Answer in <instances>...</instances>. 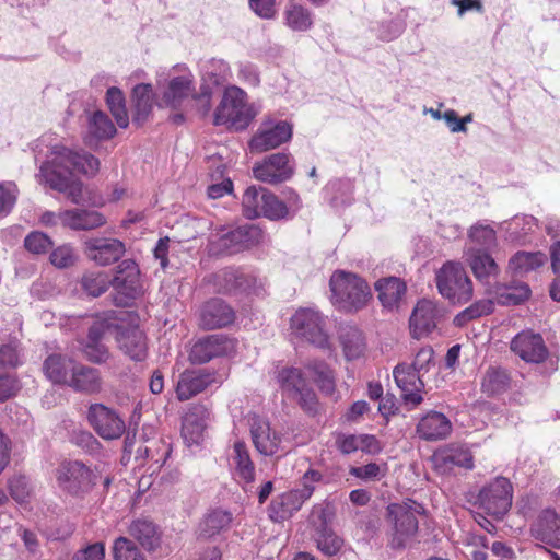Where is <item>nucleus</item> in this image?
I'll return each mask as SVG.
<instances>
[{"label":"nucleus","mask_w":560,"mask_h":560,"mask_svg":"<svg viewBox=\"0 0 560 560\" xmlns=\"http://www.w3.org/2000/svg\"><path fill=\"white\" fill-rule=\"evenodd\" d=\"M100 168V161L83 150L74 151L65 145H55L50 151V160L40 166V175L55 190L65 192L75 205L83 201V183L72 179L73 172L94 176Z\"/></svg>","instance_id":"nucleus-1"},{"label":"nucleus","mask_w":560,"mask_h":560,"mask_svg":"<svg viewBox=\"0 0 560 560\" xmlns=\"http://www.w3.org/2000/svg\"><path fill=\"white\" fill-rule=\"evenodd\" d=\"M329 285L332 303L346 312L363 308L372 298L368 282L352 272L342 270L334 272Z\"/></svg>","instance_id":"nucleus-2"},{"label":"nucleus","mask_w":560,"mask_h":560,"mask_svg":"<svg viewBox=\"0 0 560 560\" xmlns=\"http://www.w3.org/2000/svg\"><path fill=\"white\" fill-rule=\"evenodd\" d=\"M439 293L452 304H465L474 294V285L462 262L448 260L435 273Z\"/></svg>","instance_id":"nucleus-3"},{"label":"nucleus","mask_w":560,"mask_h":560,"mask_svg":"<svg viewBox=\"0 0 560 560\" xmlns=\"http://www.w3.org/2000/svg\"><path fill=\"white\" fill-rule=\"evenodd\" d=\"M55 477L59 487L68 489H89L103 486L108 488L112 478L102 476L97 468H90L79 460L62 462L56 469Z\"/></svg>","instance_id":"nucleus-4"},{"label":"nucleus","mask_w":560,"mask_h":560,"mask_svg":"<svg viewBox=\"0 0 560 560\" xmlns=\"http://www.w3.org/2000/svg\"><path fill=\"white\" fill-rule=\"evenodd\" d=\"M246 94L236 86L228 88L214 113V125H230L235 129H245L253 115L247 106Z\"/></svg>","instance_id":"nucleus-5"},{"label":"nucleus","mask_w":560,"mask_h":560,"mask_svg":"<svg viewBox=\"0 0 560 560\" xmlns=\"http://www.w3.org/2000/svg\"><path fill=\"white\" fill-rule=\"evenodd\" d=\"M293 334L319 349H329L330 340L326 330V320L318 311L300 308L291 318Z\"/></svg>","instance_id":"nucleus-6"},{"label":"nucleus","mask_w":560,"mask_h":560,"mask_svg":"<svg viewBox=\"0 0 560 560\" xmlns=\"http://www.w3.org/2000/svg\"><path fill=\"white\" fill-rule=\"evenodd\" d=\"M277 381L281 390L289 397L298 400L300 407L310 415L318 411V400L315 392L308 386L302 370L298 368H283L278 372Z\"/></svg>","instance_id":"nucleus-7"},{"label":"nucleus","mask_w":560,"mask_h":560,"mask_svg":"<svg viewBox=\"0 0 560 560\" xmlns=\"http://www.w3.org/2000/svg\"><path fill=\"white\" fill-rule=\"evenodd\" d=\"M423 508L416 501L408 500L402 503H393L388 506V515L394 523L392 545L396 548L404 547L417 533V514H421Z\"/></svg>","instance_id":"nucleus-8"},{"label":"nucleus","mask_w":560,"mask_h":560,"mask_svg":"<svg viewBox=\"0 0 560 560\" xmlns=\"http://www.w3.org/2000/svg\"><path fill=\"white\" fill-rule=\"evenodd\" d=\"M262 231L255 224L238 226L212 241L218 252L234 254L259 244L262 240Z\"/></svg>","instance_id":"nucleus-9"},{"label":"nucleus","mask_w":560,"mask_h":560,"mask_svg":"<svg viewBox=\"0 0 560 560\" xmlns=\"http://www.w3.org/2000/svg\"><path fill=\"white\" fill-rule=\"evenodd\" d=\"M235 350V341L224 335L215 334L197 340L190 351L189 361L194 364H203L210 360L229 355Z\"/></svg>","instance_id":"nucleus-10"},{"label":"nucleus","mask_w":560,"mask_h":560,"mask_svg":"<svg viewBox=\"0 0 560 560\" xmlns=\"http://www.w3.org/2000/svg\"><path fill=\"white\" fill-rule=\"evenodd\" d=\"M88 420L94 430L106 440L121 436L125 431L124 420L103 404H92L88 411Z\"/></svg>","instance_id":"nucleus-11"},{"label":"nucleus","mask_w":560,"mask_h":560,"mask_svg":"<svg viewBox=\"0 0 560 560\" xmlns=\"http://www.w3.org/2000/svg\"><path fill=\"white\" fill-rule=\"evenodd\" d=\"M253 174L257 180L268 184L288 180L293 175L290 154L279 152L266 156L261 163L253 167Z\"/></svg>","instance_id":"nucleus-12"},{"label":"nucleus","mask_w":560,"mask_h":560,"mask_svg":"<svg viewBox=\"0 0 560 560\" xmlns=\"http://www.w3.org/2000/svg\"><path fill=\"white\" fill-rule=\"evenodd\" d=\"M217 383H219V380L214 371L207 369L185 370L178 376L176 397L180 401L188 400Z\"/></svg>","instance_id":"nucleus-13"},{"label":"nucleus","mask_w":560,"mask_h":560,"mask_svg":"<svg viewBox=\"0 0 560 560\" xmlns=\"http://www.w3.org/2000/svg\"><path fill=\"white\" fill-rule=\"evenodd\" d=\"M291 137L292 126L287 121H266L252 138L249 147L252 151L261 153L288 142Z\"/></svg>","instance_id":"nucleus-14"},{"label":"nucleus","mask_w":560,"mask_h":560,"mask_svg":"<svg viewBox=\"0 0 560 560\" xmlns=\"http://www.w3.org/2000/svg\"><path fill=\"white\" fill-rule=\"evenodd\" d=\"M394 380L401 390V397L407 405L416 407L423 400L421 395L424 383L421 374L407 363H399L393 371Z\"/></svg>","instance_id":"nucleus-15"},{"label":"nucleus","mask_w":560,"mask_h":560,"mask_svg":"<svg viewBox=\"0 0 560 560\" xmlns=\"http://www.w3.org/2000/svg\"><path fill=\"white\" fill-rule=\"evenodd\" d=\"M86 257L98 266L118 261L125 254V244L117 238L94 237L84 243Z\"/></svg>","instance_id":"nucleus-16"},{"label":"nucleus","mask_w":560,"mask_h":560,"mask_svg":"<svg viewBox=\"0 0 560 560\" xmlns=\"http://www.w3.org/2000/svg\"><path fill=\"white\" fill-rule=\"evenodd\" d=\"M511 350L527 363H541L548 357L542 337L532 331H522L511 341Z\"/></svg>","instance_id":"nucleus-17"},{"label":"nucleus","mask_w":560,"mask_h":560,"mask_svg":"<svg viewBox=\"0 0 560 560\" xmlns=\"http://www.w3.org/2000/svg\"><path fill=\"white\" fill-rule=\"evenodd\" d=\"M113 288L126 299H136L142 293L140 270L132 259H125L118 266L113 278Z\"/></svg>","instance_id":"nucleus-18"},{"label":"nucleus","mask_w":560,"mask_h":560,"mask_svg":"<svg viewBox=\"0 0 560 560\" xmlns=\"http://www.w3.org/2000/svg\"><path fill=\"white\" fill-rule=\"evenodd\" d=\"M102 372L93 366L78 363L72 369L68 387L84 395H98L104 389Z\"/></svg>","instance_id":"nucleus-19"},{"label":"nucleus","mask_w":560,"mask_h":560,"mask_svg":"<svg viewBox=\"0 0 560 560\" xmlns=\"http://www.w3.org/2000/svg\"><path fill=\"white\" fill-rule=\"evenodd\" d=\"M464 258L475 278L483 284H489L501 272V268L493 257V252L464 249Z\"/></svg>","instance_id":"nucleus-20"},{"label":"nucleus","mask_w":560,"mask_h":560,"mask_svg":"<svg viewBox=\"0 0 560 560\" xmlns=\"http://www.w3.org/2000/svg\"><path fill=\"white\" fill-rule=\"evenodd\" d=\"M434 467L438 471L446 474L454 467L470 469L474 466L471 452L464 445L452 443L433 454Z\"/></svg>","instance_id":"nucleus-21"},{"label":"nucleus","mask_w":560,"mask_h":560,"mask_svg":"<svg viewBox=\"0 0 560 560\" xmlns=\"http://www.w3.org/2000/svg\"><path fill=\"white\" fill-rule=\"evenodd\" d=\"M377 299L387 311H398L407 293L406 282L394 276L384 277L374 283Z\"/></svg>","instance_id":"nucleus-22"},{"label":"nucleus","mask_w":560,"mask_h":560,"mask_svg":"<svg viewBox=\"0 0 560 560\" xmlns=\"http://www.w3.org/2000/svg\"><path fill=\"white\" fill-rule=\"evenodd\" d=\"M533 536L553 548H560V512L545 509L532 526Z\"/></svg>","instance_id":"nucleus-23"},{"label":"nucleus","mask_w":560,"mask_h":560,"mask_svg":"<svg viewBox=\"0 0 560 560\" xmlns=\"http://www.w3.org/2000/svg\"><path fill=\"white\" fill-rule=\"evenodd\" d=\"M128 533L149 552H154L162 547V530L153 521L147 517L133 520L129 525Z\"/></svg>","instance_id":"nucleus-24"},{"label":"nucleus","mask_w":560,"mask_h":560,"mask_svg":"<svg viewBox=\"0 0 560 560\" xmlns=\"http://www.w3.org/2000/svg\"><path fill=\"white\" fill-rule=\"evenodd\" d=\"M234 318V311L221 299L206 302L200 311V325L206 329L225 327L232 324Z\"/></svg>","instance_id":"nucleus-25"},{"label":"nucleus","mask_w":560,"mask_h":560,"mask_svg":"<svg viewBox=\"0 0 560 560\" xmlns=\"http://www.w3.org/2000/svg\"><path fill=\"white\" fill-rule=\"evenodd\" d=\"M60 223L74 231H89L103 226L105 217L96 210L72 209L58 213Z\"/></svg>","instance_id":"nucleus-26"},{"label":"nucleus","mask_w":560,"mask_h":560,"mask_svg":"<svg viewBox=\"0 0 560 560\" xmlns=\"http://www.w3.org/2000/svg\"><path fill=\"white\" fill-rule=\"evenodd\" d=\"M416 431L424 441H440L451 434L452 423L443 413L430 411L419 420Z\"/></svg>","instance_id":"nucleus-27"},{"label":"nucleus","mask_w":560,"mask_h":560,"mask_svg":"<svg viewBox=\"0 0 560 560\" xmlns=\"http://www.w3.org/2000/svg\"><path fill=\"white\" fill-rule=\"evenodd\" d=\"M119 349L136 362L144 361L148 357L147 337L138 327L122 329L117 336Z\"/></svg>","instance_id":"nucleus-28"},{"label":"nucleus","mask_w":560,"mask_h":560,"mask_svg":"<svg viewBox=\"0 0 560 560\" xmlns=\"http://www.w3.org/2000/svg\"><path fill=\"white\" fill-rule=\"evenodd\" d=\"M439 308L430 300H421L417 303L410 316V327L413 335L419 338L431 332L436 327Z\"/></svg>","instance_id":"nucleus-29"},{"label":"nucleus","mask_w":560,"mask_h":560,"mask_svg":"<svg viewBox=\"0 0 560 560\" xmlns=\"http://www.w3.org/2000/svg\"><path fill=\"white\" fill-rule=\"evenodd\" d=\"M250 433L256 450L266 456L277 453L280 438L272 432L267 420L254 417L250 420Z\"/></svg>","instance_id":"nucleus-30"},{"label":"nucleus","mask_w":560,"mask_h":560,"mask_svg":"<svg viewBox=\"0 0 560 560\" xmlns=\"http://www.w3.org/2000/svg\"><path fill=\"white\" fill-rule=\"evenodd\" d=\"M490 292L495 301L504 306L520 305L526 302L532 294L529 285L518 280H513L509 283L497 282Z\"/></svg>","instance_id":"nucleus-31"},{"label":"nucleus","mask_w":560,"mask_h":560,"mask_svg":"<svg viewBox=\"0 0 560 560\" xmlns=\"http://www.w3.org/2000/svg\"><path fill=\"white\" fill-rule=\"evenodd\" d=\"M310 498L304 492H278L269 506V517L275 522H281L292 516L302 503Z\"/></svg>","instance_id":"nucleus-32"},{"label":"nucleus","mask_w":560,"mask_h":560,"mask_svg":"<svg viewBox=\"0 0 560 560\" xmlns=\"http://www.w3.org/2000/svg\"><path fill=\"white\" fill-rule=\"evenodd\" d=\"M78 363L66 354L51 353L43 362L45 376L54 384L68 385L72 369Z\"/></svg>","instance_id":"nucleus-33"},{"label":"nucleus","mask_w":560,"mask_h":560,"mask_svg":"<svg viewBox=\"0 0 560 560\" xmlns=\"http://www.w3.org/2000/svg\"><path fill=\"white\" fill-rule=\"evenodd\" d=\"M132 124L141 127L149 118L153 108V90L151 84H137L131 94Z\"/></svg>","instance_id":"nucleus-34"},{"label":"nucleus","mask_w":560,"mask_h":560,"mask_svg":"<svg viewBox=\"0 0 560 560\" xmlns=\"http://www.w3.org/2000/svg\"><path fill=\"white\" fill-rule=\"evenodd\" d=\"M468 242L465 249H480V252H494L498 248L495 230L483 222L471 225L467 233Z\"/></svg>","instance_id":"nucleus-35"},{"label":"nucleus","mask_w":560,"mask_h":560,"mask_svg":"<svg viewBox=\"0 0 560 560\" xmlns=\"http://www.w3.org/2000/svg\"><path fill=\"white\" fill-rule=\"evenodd\" d=\"M339 342L343 349L345 357L348 360L360 358L366 348L363 332L353 325H341L338 331Z\"/></svg>","instance_id":"nucleus-36"},{"label":"nucleus","mask_w":560,"mask_h":560,"mask_svg":"<svg viewBox=\"0 0 560 560\" xmlns=\"http://www.w3.org/2000/svg\"><path fill=\"white\" fill-rule=\"evenodd\" d=\"M213 282L221 293L246 292L250 288L249 277L233 268H225L215 272Z\"/></svg>","instance_id":"nucleus-37"},{"label":"nucleus","mask_w":560,"mask_h":560,"mask_svg":"<svg viewBox=\"0 0 560 560\" xmlns=\"http://www.w3.org/2000/svg\"><path fill=\"white\" fill-rule=\"evenodd\" d=\"M547 260V255L542 252L520 250L510 258L509 270L514 276L524 277L542 267Z\"/></svg>","instance_id":"nucleus-38"},{"label":"nucleus","mask_w":560,"mask_h":560,"mask_svg":"<svg viewBox=\"0 0 560 560\" xmlns=\"http://www.w3.org/2000/svg\"><path fill=\"white\" fill-rule=\"evenodd\" d=\"M209 411L205 406H195L183 418L182 434L191 442L197 443L206 429Z\"/></svg>","instance_id":"nucleus-39"},{"label":"nucleus","mask_w":560,"mask_h":560,"mask_svg":"<svg viewBox=\"0 0 560 560\" xmlns=\"http://www.w3.org/2000/svg\"><path fill=\"white\" fill-rule=\"evenodd\" d=\"M232 515L230 512L215 509L206 514L199 525V535L203 538H211L221 532L230 528Z\"/></svg>","instance_id":"nucleus-40"},{"label":"nucleus","mask_w":560,"mask_h":560,"mask_svg":"<svg viewBox=\"0 0 560 560\" xmlns=\"http://www.w3.org/2000/svg\"><path fill=\"white\" fill-rule=\"evenodd\" d=\"M269 194L270 191L261 186L246 188L242 198L243 214L250 220L261 217L265 200Z\"/></svg>","instance_id":"nucleus-41"},{"label":"nucleus","mask_w":560,"mask_h":560,"mask_svg":"<svg viewBox=\"0 0 560 560\" xmlns=\"http://www.w3.org/2000/svg\"><path fill=\"white\" fill-rule=\"evenodd\" d=\"M305 368L310 371L314 382L324 394L331 395L335 392V375L327 363L319 360H312Z\"/></svg>","instance_id":"nucleus-42"},{"label":"nucleus","mask_w":560,"mask_h":560,"mask_svg":"<svg viewBox=\"0 0 560 560\" xmlns=\"http://www.w3.org/2000/svg\"><path fill=\"white\" fill-rule=\"evenodd\" d=\"M510 386V376L501 368H489L482 378L481 387L489 396L505 392Z\"/></svg>","instance_id":"nucleus-43"},{"label":"nucleus","mask_w":560,"mask_h":560,"mask_svg":"<svg viewBox=\"0 0 560 560\" xmlns=\"http://www.w3.org/2000/svg\"><path fill=\"white\" fill-rule=\"evenodd\" d=\"M106 103L117 125L120 128H127L129 125V117L126 109L125 96L121 90L116 86L109 88L106 92Z\"/></svg>","instance_id":"nucleus-44"},{"label":"nucleus","mask_w":560,"mask_h":560,"mask_svg":"<svg viewBox=\"0 0 560 560\" xmlns=\"http://www.w3.org/2000/svg\"><path fill=\"white\" fill-rule=\"evenodd\" d=\"M191 80L187 77L173 78L164 92L163 100L167 105L176 107L191 92Z\"/></svg>","instance_id":"nucleus-45"},{"label":"nucleus","mask_w":560,"mask_h":560,"mask_svg":"<svg viewBox=\"0 0 560 560\" xmlns=\"http://www.w3.org/2000/svg\"><path fill=\"white\" fill-rule=\"evenodd\" d=\"M284 15L287 25L296 32H305L313 24L311 12L300 4H289L284 11Z\"/></svg>","instance_id":"nucleus-46"},{"label":"nucleus","mask_w":560,"mask_h":560,"mask_svg":"<svg viewBox=\"0 0 560 560\" xmlns=\"http://www.w3.org/2000/svg\"><path fill=\"white\" fill-rule=\"evenodd\" d=\"M234 462L236 465L237 474L245 483H249L254 480V464L250 460L246 444L242 441L234 443Z\"/></svg>","instance_id":"nucleus-47"},{"label":"nucleus","mask_w":560,"mask_h":560,"mask_svg":"<svg viewBox=\"0 0 560 560\" xmlns=\"http://www.w3.org/2000/svg\"><path fill=\"white\" fill-rule=\"evenodd\" d=\"M112 284L108 275L103 271H89L82 276L81 287L91 296L102 295Z\"/></svg>","instance_id":"nucleus-48"},{"label":"nucleus","mask_w":560,"mask_h":560,"mask_svg":"<svg viewBox=\"0 0 560 560\" xmlns=\"http://www.w3.org/2000/svg\"><path fill=\"white\" fill-rule=\"evenodd\" d=\"M89 131L96 139L106 140L116 135V127L106 114L97 110L90 119Z\"/></svg>","instance_id":"nucleus-49"},{"label":"nucleus","mask_w":560,"mask_h":560,"mask_svg":"<svg viewBox=\"0 0 560 560\" xmlns=\"http://www.w3.org/2000/svg\"><path fill=\"white\" fill-rule=\"evenodd\" d=\"M492 311L493 302L491 300H479L457 314L454 318V324L458 327L465 326L468 322L488 315Z\"/></svg>","instance_id":"nucleus-50"},{"label":"nucleus","mask_w":560,"mask_h":560,"mask_svg":"<svg viewBox=\"0 0 560 560\" xmlns=\"http://www.w3.org/2000/svg\"><path fill=\"white\" fill-rule=\"evenodd\" d=\"M82 352L85 359L94 364L106 363L110 357L108 348L101 340L85 339Z\"/></svg>","instance_id":"nucleus-51"},{"label":"nucleus","mask_w":560,"mask_h":560,"mask_svg":"<svg viewBox=\"0 0 560 560\" xmlns=\"http://www.w3.org/2000/svg\"><path fill=\"white\" fill-rule=\"evenodd\" d=\"M113 551L115 560H147L139 548L126 537L115 540Z\"/></svg>","instance_id":"nucleus-52"},{"label":"nucleus","mask_w":560,"mask_h":560,"mask_svg":"<svg viewBox=\"0 0 560 560\" xmlns=\"http://www.w3.org/2000/svg\"><path fill=\"white\" fill-rule=\"evenodd\" d=\"M290 215L288 205L281 201L275 194L270 191L265 200L261 217L272 221L287 219Z\"/></svg>","instance_id":"nucleus-53"},{"label":"nucleus","mask_w":560,"mask_h":560,"mask_svg":"<svg viewBox=\"0 0 560 560\" xmlns=\"http://www.w3.org/2000/svg\"><path fill=\"white\" fill-rule=\"evenodd\" d=\"M316 542L318 549L326 556L336 555L343 545V540L326 527L318 533Z\"/></svg>","instance_id":"nucleus-54"},{"label":"nucleus","mask_w":560,"mask_h":560,"mask_svg":"<svg viewBox=\"0 0 560 560\" xmlns=\"http://www.w3.org/2000/svg\"><path fill=\"white\" fill-rule=\"evenodd\" d=\"M49 260L56 268L66 269L75 265L78 255L71 245L63 244L51 252Z\"/></svg>","instance_id":"nucleus-55"},{"label":"nucleus","mask_w":560,"mask_h":560,"mask_svg":"<svg viewBox=\"0 0 560 560\" xmlns=\"http://www.w3.org/2000/svg\"><path fill=\"white\" fill-rule=\"evenodd\" d=\"M114 317L108 313L96 316L88 330L86 339L103 341L105 335L114 327Z\"/></svg>","instance_id":"nucleus-56"},{"label":"nucleus","mask_w":560,"mask_h":560,"mask_svg":"<svg viewBox=\"0 0 560 560\" xmlns=\"http://www.w3.org/2000/svg\"><path fill=\"white\" fill-rule=\"evenodd\" d=\"M24 246L31 253L43 254L52 246V241L43 232H32L25 237Z\"/></svg>","instance_id":"nucleus-57"},{"label":"nucleus","mask_w":560,"mask_h":560,"mask_svg":"<svg viewBox=\"0 0 560 560\" xmlns=\"http://www.w3.org/2000/svg\"><path fill=\"white\" fill-rule=\"evenodd\" d=\"M21 364L16 342L3 343L0 346V368L15 369Z\"/></svg>","instance_id":"nucleus-58"},{"label":"nucleus","mask_w":560,"mask_h":560,"mask_svg":"<svg viewBox=\"0 0 560 560\" xmlns=\"http://www.w3.org/2000/svg\"><path fill=\"white\" fill-rule=\"evenodd\" d=\"M433 364L434 351L431 347H424L417 352L412 363L409 365L422 375L427 373Z\"/></svg>","instance_id":"nucleus-59"},{"label":"nucleus","mask_w":560,"mask_h":560,"mask_svg":"<svg viewBox=\"0 0 560 560\" xmlns=\"http://www.w3.org/2000/svg\"><path fill=\"white\" fill-rule=\"evenodd\" d=\"M20 389L19 380L13 374L0 375V402L14 396Z\"/></svg>","instance_id":"nucleus-60"},{"label":"nucleus","mask_w":560,"mask_h":560,"mask_svg":"<svg viewBox=\"0 0 560 560\" xmlns=\"http://www.w3.org/2000/svg\"><path fill=\"white\" fill-rule=\"evenodd\" d=\"M104 557L105 545L97 541L78 550L73 556V560H103Z\"/></svg>","instance_id":"nucleus-61"},{"label":"nucleus","mask_w":560,"mask_h":560,"mask_svg":"<svg viewBox=\"0 0 560 560\" xmlns=\"http://www.w3.org/2000/svg\"><path fill=\"white\" fill-rule=\"evenodd\" d=\"M361 441L360 435L339 433L336 436V446L342 454L348 455L360 448Z\"/></svg>","instance_id":"nucleus-62"},{"label":"nucleus","mask_w":560,"mask_h":560,"mask_svg":"<svg viewBox=\"0 0 560 560\" xmlns=\"http://www.w3.org/2000/svg\"><path fill=\"white\" fill-rule=\"evenodd\" d=\"M276 0H249L252 10L262 19H272L276 14Z\"/></svg>","instance_id":"nucleus-63"},{"label":"nucleus","mask_w":560,"mask_h":560,"mask_svg":"<svg viewBox=\"0 0 560 560\" xmlns=\"http://www.w3.org/2000/svg\"><path fill=\"white\" fill-rule=\"evenodd\" d=\"M11 454V440L0 429V474L5 469L10 463Z\"/></svg>","instance_id":"nucleus-64"}]
</instances>
